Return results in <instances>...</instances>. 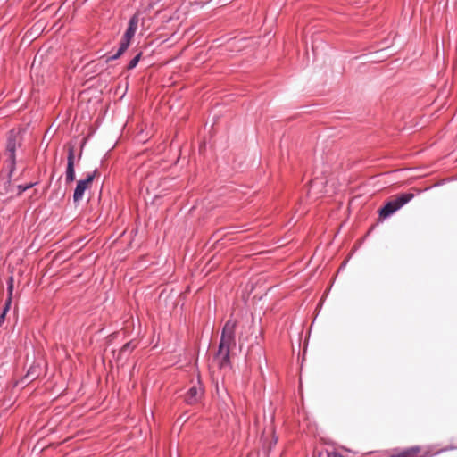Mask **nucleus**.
Instances as JSON below:
<instances>
[{"label": "nucleus", "mask_w": 457, "mask_h": 457, "mask_svg": "<svg viewBox=\"0 0 457 457\" xmlns=\"http://www.w3.org/2000/svg\"><path fill=\"white\" fill-rule=\"evenodd\" d=\"M138 21V16L137 14L133 15L132 18L129 20V28L127 29L135 34L137 29Z\"/></svg>", "instance_id": "obj_10"}, {"label": "nucleus", "mask_w": 457, "mask_h": 457, "mask_svg": "<svg viewBox=\"0 0 457 457\" xmlns=\"http://www.w3.org/2000/svg\"><path fill=\"white\" fill-rule=\"evenodd\" d=\"M138 21V16L137 14L133 15L132 18L129 20V28L127 29L135 34L137 29Z\"/></svg>", "instance_id": "obj_11"}, {"label": "nucleus", "mask_w": 457, "mask_h": 457, "mask_svg": "<svg viewBox=\"0 0 457 457\" xmlns=\"http://www.w3.org/2000/svg\"><path fill=\"white\" fill-rule=\"evenodd\" d=\"M134 35L135 34L133 32L129 31L127 29L120 42L118 52L115 54L109 56L107 58V61L118 59L127 50V48L129 46L130 40L134 37Z\"/></svg>", "instance_id": "obj_6"}, {"label": "nucleus", "mask_w": 457, "mask_h": 457, "mask_svg": "<svg viewBox=\"0 0 457 457\" xmlns=\"http://www.w3.org/2000/svg\"><path fill=\"white\" fill-rule=\"evenodd\" d=\"M96 173V170L91 174H88L85 179H80L78 181L73 194L74 202H79L83 198L85 191L91 187Z\"/></svg>", "instance_id": "obj_3"}, {"label": "nucleus", "mask_w": 457, "mask_h": 457, "mask_svg": "<svg viewBox=\"0 0 457 457\" xmlns=\"http://www.w3.org/2000/svg\"><path fill=\"white\" fill-rule=\"evenodd\" d=\"M414 195L412 193H403L396 196L395 199L386 202L380 209H378V220H384L392 216L395 212L408 204Z\"/></svg>", "instance_id": "obj_2"}, {"label": "nucleus", "mask_w": 457, "mask_h": 457, "mask_svg": "<svg viewBox=\"0 0 457 457\" xmlns=\"http://www.w3.org/2000/svg\"><path fill=\"white\" fill-rule=\"evenodd\" d=\"M204 394V389L200 382L193 385L186 393L185 400L188 404H195L200 401Z\"/></svg>", "instance_id": "obj_5"}, {"label": "nucleus", "mask_w": 457, "mask_h": 457, "mask_svg": "<svg viewBox=\"0 0 457 457\" xmlns=\"http://www.w3.org/2000/svg\"><path fill=\"white\" fill-rule=\"evenodd\" d=\"M21 145V137L19 132L12 131L7 141L6 151L9 155V160L12 162V165L14 164L15 162V150Z\"/></svg>", "instance_id": "obj_4"}, {"label": "nucleus", "mask_w": 457, "mask_h": 457, "mask_svg": "<svg viewBox=\"0 0 457 457\" xmlns=\"http://www.w3.org/2000/svg\"><path fill=\"white\" fill-rule=\"evenodd\" d=\"M140 56H141V54H138L137 55H136V56H135V57H134L130 62H129V65H128V68H129V69H133V68H135V67L137 65L138 62H139Z\"/></svg>", "instance_id": "obj_12"}, {"label": "nucleus", "mask_w": 457, "mask_h": 457, "mask_svg": "<svg viewBox=\"0 0 457 457\" xmlns=\"http://www.w3.org/2000/svg\"><path fill=\"white\" fill-rule=\"evenodd\" d=\"M388 46H389V40L386 39V41L382 43V46H381V47L379 49L373 51V54H379L383 50L386 49Z\"/></svg>", "instance_id": "obj_14"}, {"label": "nucleus", "mask_w": 457, "mask_h": 457, "mask_svg": "<svg viewBox=\"0 0 457 457\" xmlns=\"http://www.w3.org/2000/svg\"><path fill=\"white\" fill-rule=\"evenodd\" d=\"M236 321L228 320L223 328L219 351L214 361L222 368L228 363L229 346L234 343Z\"/></svg>", "instance_id": "obj_1"}, {"label": "nucleus", "mask_w": 457, "mask_h": 457, "mask_svg": "<svg viewBox=\"0 0 457 457\" xmlns=\"http://www.w3.org/2000/svg\"><path fill=\"white\" fill-rule=\"evenodd\" d=\"M74 148L70 147L67 158V170H66V182L70 183L75 179V168H74Z\"/></svg>", "instance_id": "obj_7"}, {"label": "nucleus", "mask_w": 457, "mask_h": 457, "mask_svg": "<svg viewBox=\"0 0 457 457\" xmlns=\"http://www.w3.org/2000/svg\"><path fill=\"white\" fill-rule=\"evenodd\" d=\"M138 21V16L137 14L133 15L132 18L129 20V28L127 29L135 34L137 29Z\"/></svg>", "instance_id": "obj_9"}, {"label": "nucleus", "mask_w": 457, "mask_h": 457, "mask_svg": "<svg viewBox=\"0 0 457 457\" xmlns=\"http://www.w3.org/2000/svg\"><path fill=\"white\" fill-rule=\"evenodd\" d=\"M30 187H31V185L26 186V187H22L21 191H24V190L29 188Z\"/></svg>", "instance_id": "obj_19"}, {"label": "nucleus", "mask_w": 457, "mask_h": 457, "mask_svg": "<svg viewBox=\"0 0 457 457\" xmlns=\"http://www.w3.org/2000/svg\"><path fill=\"white\" fill-rule=\"evenodd\" d=\"M12 290H13V279H12V278H10L9 283H8V293H9L8 298H10V300L12 299Z\"/></svg>", "instance_id": "obj_15"}, {"label": "nucleus", "mask_w": 457, "mask_h": 457, "mask_svg": "<svg viewBox=\"0 0 457 457\" xmlns=\"http://www.w3.org/2000/svg\"><path fill=\"white\" fill-rule=\"evenodd\" d=\"M457 449V446L450 445L443 449L442 451H448V450H455Z\"/></svg>", "instance_id": "obj_17"}, {"label": "nucleus", "mask_w": 457, "mask_h": 457, "mask_svg": "<svg viewBox=\"0 0 457 457\" xmlns=\"http://www.w3.org/2000/svg\"><path fill=\"white\" fill-rule=\"evenodd\" d=\"M420 446H411L406 449H403L399 453H394L389 457H419L418 453H420Z\"/></svg>", "instance_id": "obj_8"}, {"label": "nucleus", "mask_w": 457, "mask_h": 457, "mask_svg": "<svg viewBox=\"0 0 457 457\" xmlns=\"http://www.w3.org/2000/svg\"><path fill=\"white\" fill-rule=\"evenodd\" d=\"M382 57H373V62H379Z\"/></svg>", "instance_id": "obj_18"}, {"label": "nucleus", "mask_w": 457, "mask_h": 457, "mask_svg": "<svg viewBox=\"0 0 457 457\" xmlns=\"http://www.w3.org/2000/svg\"><path fill=\"white\" fill-rule=\"evenodd\" d=\"M327 457H343L337 453H328Z\"/></svg>", "instance_id": "obj_16"}, {"label": "nucleus", "mask_w": 457, "mask_h": 457, "mask_svg": "<svg viewBox=\"0 0 457 457\" xmlns=\"http://www.w3.org/2000/svg\"><path fill=\"white\" fill-rule=\"evenodd\" d=\"M10 304H11V303H10V298H8V299H7V302H6V303H5V307H4V312H3V313L0 315V323L4 320V316H5V314H6V312H7V311L9 310V308H10Z\"/></svg>", "instance_id": "obj_13"}]
</instances>
